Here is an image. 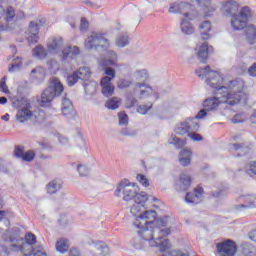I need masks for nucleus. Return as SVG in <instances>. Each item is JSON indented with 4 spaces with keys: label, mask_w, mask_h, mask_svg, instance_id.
<instances>
[{
    "label": "nucleus",
    "mask_w": 256,
    "mask_h": 256,
    "mask_svg": "<svg viewBox=\"0 0 256 256\" xmlns=\"http://www.w3.org/2000/svg\"><path fill=\"white\" fill-rule=\"evenodd\" d=\"M151 95H154L155 99H158L159 95L155 93L153 88L149 86L145 82H136L133 87L132 93L128 94V99H131V97H138L139 99H147V97H151Z\"/></svg>",
    "instance_id": "9b49d317"
},
{
    "label": "nucleus",
    "mask_w": 256,
    "mask_h": 256,
    "mask_svg": "<svg viewBox=\"0 0 256 256\" xmlns=\"http://www.w3.org/2000/svg\"><path fill=\"white\" fill-rule=\"evenodd\" d=\"M115 45L116 47H127L129 45V36L127 34H121L116 38Z\"/></svg>",
    "instance_id": "e433bc0d"
},
{
    "label": "nucleus",
    "mask_w": 256,
    "mask_h": 256,
    "mask_svg": "<svg viewBox=\"0 0 256 256\" xmlns=\"http://www.w3.org/2000/svg\"><path fill=\"white\" fill-rule=\"evenodd\" d=\"M191 187V176L187 174H181L179 183L176 185L177 191H187Z\"/></svg>",
    "instance_id": "5701e85b"
},
{
    "label": "nucleus",
    "mask_w": 256,
    "mask_h": 256,
    "mask_svg": "<svg viewBox=\"0 0 256 256\" xmlns=\"http://www.w3.org/2000/svg\"><path fill=\"white\" fill-rule=\"evenodd\" d=\"M188 137L191 138L192 141H203V136L195 133V131L189 132Z\"/></svg>",
    "instance_id": "5fc2aeb1"
},
{
    "label": "nucleus",
    "mask_w": 256,
    "mask_h": 256,
    "mask_svg": "<svg viewBox=\"0 0 256 256\" xmlns=\"http://www.w3.org/2000/svg\"><path fill=\"white\" fill-rule=\"evenodd\" d=\"M199 30L204 41L209 39V31H211V22L204 21L199 25Z\"/></svg>",
    "instance_id": "c756f323"
},
{
    "label": "nucleus",
    "mask_w": 256,
    "mask_h": 256,
    "mask_svg": "<svg viewBox=\"0 0 256 256\" xmlns=\"http://www.w3.org/2000/svg\"><path fill=\"white\" fill-rule=\"evenodd\" d=\"M245 171L247 175H256V161H251L245 165Z\"/></svg>",
    "instance_id": "ea45409f"
},
{
    "label": "nucleus",
    "mask_w": 256,
    "mask_h": 256,
    "mask_svg": "<svg viewBox=\"0 0 256 256\" xmlns=\"http://www.w3.org/2000/svg\"><path fill=\"white\" fill-rule=\"evenodd\" d=\"M119 125H128L129 124V116L125 112H120L118 114Z\"/></svg>",
    "instance_id": "8fccbe9b"
},
{
    "label": "nucleus",
    "mask_w": 256,
    "mask_h": 256,
    "mask_svg": "<svg viewBox=\"0 0 256 256\" xmlns=\"http://www.w3.org/2000/svg\"><path fill=\"white\" fill-rule=\"evenodd\" d=\"M56 251L58 253H67L69 251V240L60 239L56 242Z\"/></svg>",
    "instance_id": "473e14b6"
},
{
    "label": "nucleus",
    "mask_w": 256,
    "mask_h": 256,
    "mask_svg": "<svg viewBox=\"0 0 256 256\" xmlns=\"http://www.w3.org/2000/svg\"><path fill=\"white\" fill-rule=\"evenodd\" d=\"M47 75V72L45 71V68L42 66H37L30 72V78L32 81H35L36 83H43L45 81V77Z\"/></svg>",
    "instance_id": "412c9836"
},
{
    "label": "nucleus",
    "mask_w": 256,
    "mask_h": 256,
    "mask_svg": "<svg viewBox=\"0 0 256 256\" xmlns=\"http://www.w3.org/2000/svg\"><path fill=\"white\" fill-rule=\"evenodd\" d=\"M46 67L52 75H55L61 69V64H59L57 59L51 58L46 62Z\"/></svg>",
    "instance_id": "cd10ccee"
},
{
    "label": "nucleus",
    "mask_w": 256,
    "mask_h": 256,
    "mask_svg": "<svg viewBox=\"0 0 256 256\" xmlns=\"http://www.w3.org/2000/svg\"><path fill=\"white\" fill-rule=\"evenodd\" d=\"M77 171L80 175V177H87L89 173H91V170L86 165H78Z\"/></svg>",
    "instance_id": "a18cd8bd"
},
{
    "label": "nucleus",
    "mask_w": 256,
    "mask_h": 256,
    "mask_svg": "<svg viewBox=\"0 0 256 256\" xmlns=\"http://www.w3.org/2000/svg\"><path fill=\"white\" fill-rule=\"evenodd\" d=\"M83 87L85 89L86 95H95L97 92V87L98 84L96 81L93 80H87L84 84Z\"/></svg>",
    "instance_id": "c85d7f7f"
},
{
    "label": "nucleus",
    "mask_w": 256,
    "mask_h": 256,
    "mask_svg": "<svg viewBox=\"0 0 256 256\" xmlns=\"http://www.w3.org/2000/svg\"><path fill=\"white\" fill-rule=\"evenodd\" d=\"M215 96L205 99L202 103L203 109H201L196 119H205V117L211 116V113H215L219 107L223 104L226 105H242L247 104V93L240 92V94H214Z\"/></svg>",
    "instance_id": "7ed1b4c3"
},
{
    "label": "nucleus",
    "mask_w": 256,
    "mask_h": 256,
    "mask_svg": "<svg viewBox=\"0 0 256 256\" xmlns=\"http://www.w3.org/2000/svg\"><path fill=\"white\" fill-rule=\"evenodd\" d=\"M69 256H79V250L77 248L71 249Z\"/></svg>",
    "instance_id": "0e129e2a"
},
{
    "label": "nucleus",
    "mask_w": 256,
    "mask_h": 256,
    "mask_svg": "<svg viewBox=\"0 0 256 256\" xmlns=\"http://www.w3.org/2000/svg\"><path fill=\"white\" fill-rule=\"evenodd\" d=\"M14 155L18 159H23L25 152L23 151V148L21 146H17L14 150Z\"/></svg>",
    "instance_id": "864d4df0"
},
{
    "label": "nucleus",
    "mask_w": 256,
    "mask_h": 256,
    "mask_svg": "<svg viewBox=\"0 0 256 256\" xmlns=\"http://www.w3.org/2000/svg\"><path fill=\"white\" fill-rule=\"evenodd\" d=\"M14 17H15V9L13 7L10 6L5 10L3 9L2 6H0V19L2 21L9 23V21H13Z\"/></svg>",
    "instance_id": "b1692460"
},
{
    "label": "nucleus",
    "mask_w": 256,
    "mask_h": 256,
    "mask_svg": "<svg viewBox=\"0 0 256 256\" xmlns=\"http://www.w3.org/2000/svg\"><path fill=\"white\" fill-rule=\"evenodd\" d=\"M25 240L27 245H29L31 248L33 245H35V243H37V237L33 233L26 234Z\"/></svg>",
    "instance_id": "de8ad7c7"
},
{
    "label": "nucleus",
    "mask_w": 256,
    "mask_h": 256,
    "mask_svg": "<svg viewBox=\"0 0 256 256\" xmlns=\"http://www.w3.org/2000/svg\"><path fill=\"white\" fill-rule=\"evenodd\" d=\"M119 105H121V99L117 97H113L105 103V107L112 110L119 109Z\"/></svg>",
    "instance_id": "c9c22d12"
},
{
    "label": "nucleus",
    "mask_w": 256,
    "mask_h": 256,
    "mask_svg": "<svg viewBox=\"0 0 256 256\" xmlns=\"http://www.w3.org/2000/svg\"><path fill=\"white\" fill-rule=\"evenodd\" d=\"M221 11L226 17H233L239 11V3L234 0H228L221 3Z\"/></svg>",
    "instance_id": "dca6fc26"
},
{
    "label": "nucleus",
    "mask_w": 256,
    "mask_h": 256,
    "mask_svg": "<svg viewBox=\"0 0 256 256\" xmlns=\"http://www.w3.org/2000/svg\"><path fill=\"white\" fill-rule=\"evenodd\" d=\"M79 75L77 74V72H74L70 75L67 76V83L69 85V87H73V85H75V83H77V81H79Z\"/></svg>",
    "instance_id": "c03bdc74"
},
{
    "label": "nucleus",
    "mask_w": 256,
    "mask_h": 256,
    "mask_svg": "<svg viewBox=\"0 0 256 256\" xmlns=\"http://www.w3.org/2000/svg\"><path fill=\"white\" fill-rule=\"evenodd\" d=\"M63 187V182L59 179L52 180L47 184L46 189L49 195H55Z\"/></svg>",
    "instance_id": "a878e982"
},
{
    "label": "nucleus",
    "mask_w": 256,
    "mask_h": 256,
    "mask_svg": "<svg viewBox=\"0 0 256 256\" xmlns=\"http://www.w3.org/2000/svg\"><path fill=\"white\" fill-rule=\"evenodd\" d=\"M48 51L45 50V47L43 45H37L34 49H32V55L36 59H40V61H43V59H47Z\"/></svg>",
    "instance_id": "bb28decb"
},
{
    "label": "nucleus",
    "mask_w": 256,
    "mask_h": 256,
    "mask_svg": "<svg viewBox=\"0 0 256 256\" xmlns=\"http://www.w3.org/2000/svg\"><path fill=\"white\" fill-rule=\"evenodd\" d=\"M133 222L138 231L139 241L134 242L135 249H143L145 247H156V251L167 253L169 249V240L163 239L167 235H171V228H162L168 225L169 217L164 216L157 218L155 210L142 209Z\"/></svg>",
    "instance_id": "f257e3e1"
},
{
    "label": "nucleus",
    "mask_w": 256,
    "mask_h": 256,
    "mask_svg": "<svg viewBox=\"0 0 256 256\" xmlns=\"http://www.w3.org/2000/svg\"><path fill=\"white\" fill-rule=\"evenodd\" d=\"M185 201L188 205H197L198 203H201V201H203V188L198 186L194 189V192L187 193Z\"/></svg>",
    "instance_id": "f3484780"
},
{
    "label": "nucleus",
    "mask_w": 256,
    "mask_h": 256,
    "mask_svg": "<svg viewBox=\"0 0 256 256\" xmlns=\"http://www.w3.org/2000/svg\"><path fill=\"white\" fill-rule=\"evenodd\" d=\"M229 149L230 151H243V145L238 143L230 144Z\"/></svg>",
    "instance_id": "4d7b16f0"
},
{
    "label": "nucleus",
    "mask_w": 256,
    "mask_h": 256,
    "mask_svg": "<svg viewBox=\"0 0 256 256\" xmlns=\"http://www.w3.org/2000/svg\"><path fill=\"white\" fill-rule=\"evenodd\" d=\"M197 116L195 118L189 117L176 124L174 128L175 135H189L191 131H199V122H197Z\"/></svg>",
    "instance_id": "9d476101"
},
{
    "label": "nucleus",
    "mask_w": 256,
    "mask_h": 256,
    "mask_svg": "<svg viewBox=\"0 0 256 256\" xmlns=\"http://www.w3.org/2000/svg\"><path fill=\"white\" fill-rule=\"evenodd\" d=\"M40 146L42 147V149H49L50 147V145L46 141L41 142Z\"/></svg>",
    "instance_id": "338daca9"
},
{
    "label": "nucleus",
    "mask_w": 256,
    "mask_h": 256,
    "mask_svg": "<svg viewBox=\"0 0 256 256\" xmlns=\"http://www.w3.org/2000/svg\"><path fill=\"white\" fill-rule=\"evenodd\" d=\"M132 77H133V79H135V81H142V83H145V81H147V79H149V70H147L145 68L136 69L132 73Z\"/></svg>",
    "instance_id": "393cba45"
},
{
    "label": "nucleus",
    "mask_w": 256,
    "mask_h": 256,
    "mask_svg": "<svg viewBox=\"0 0 256 256\" xmlns=\"http://www.w3.org/2000/svg\"><path fill=\"white\" fill-rule=\"evenodd\" d=\"M97 248L102 250V255L105 256L107 253H109V247H107V244L104 242H99L97 244Z\"/></svg>",
    "instance_id": "6e6d98bb"
},
{
    "label": "nucleus",
    "mask_w": 256,
    "mask_h": 256,
    "mask_svg": "<svg viewBox=\"0 0 256 256\" xmlns=\"http://www.w3.org/2000/svg\"><path fill=\"white\" fill-rule=\"evenodd\" d=\"M211 51H213V47L209 46V43H198L195 48V54L198 61H200V63H207V59H209V53H211Z\"/></svg>",
    "instance_id": "4468645a"
},
{
    "label": "nucleus",
    "mask_w": 256,
    "mask_h": 256,
    "mask_svg": "<svg viewBox=\"0 0 256 256\" xmlns=\"http://www.w3.org/2000/svg\"><path fill=\"white\" fill-rule=\"evenodd\" d=\"M33 159H35V152L33 151H27L24 153V156L22 158V161H27L28 163L31 162Z\"/></svg>",
    "instance_id": "3c124183"
},
{
    "label": "nucleus",
    "mask_w": 256,
    "mask_h": 256,
    "mask_svg": "<svg viewBox=\"0 0 256 256\" xmlns=\"http://www.w3.org/2000/svg\"><path fill=\"white\" fill-rule=\"evenodd\" d=\"M251 17V8L244 6L240 9L238 14H234L230 21V25L234 31H243L247 27V22Z\"/></svg>",
    "instance_id": "1a4fd4ad"
},
{
    "label": "nucleus",
    "mask_w": 256,
    "mask_h": 256,
    "mask_svg": "<svg viewBox=\"0 0 256 256\" xmlns=\"http://www.w3.org/2000/svg\"><path fill=\"white\" fill-rule=\"evenodd\" d=\"M0 91L2 93H5V95H9V93H11L9 91V87L7 86V77L4 76L1 81H0Z\"/></svg>",
    "instance_id": "49530a36"
},
{
    "label": "nucleus",
    "mask_w": 256,
    "mask_h": 256,
    "mask_svg": "<svg viewBox=\"0 0 256 256\" xmlns=\"http://www.w3.org/2000/svg\"><path fill=\"white\" fill-rule=\"evenodd\" d=\"M223 195V191L219 190V191H215L212 193L213 197H221Z\"/></svg>",
    "instance_id": "774afa93"
},
{
    "label": "nucleus",
    "mask_w": 256,
    "mask_h": 256,
    "mask_svg": "<svg viewBox=\"0 0 256 256\" xmlns=\"http://www.w3.org/2000/svg\"><path fill=\"white\" fill-rule=\"evenodd\" d=\"M247 121V114L238 113L231 118V123L237 125V123H245Z\"/></svg>",
    "instance_id": "58836bf2"
},
{
    "label": "nucleus",
    "mask_w": 256,
    "mask_h": 256,
    "mask_svg": "<svg viewBox=\"0 0 256 256\" xmlns=\"http://www.w3.org/2000/svg\"><path fill=\"white\" fill-rule=\"evenodd\" d=\"M248 74L250 77H256V63L249 67Z\"/></svg>",
    "instance_id": "13d9d810"
},
{
    "label": "nucleus",
    "mask_w": 256,
    "mask_h": 256,
    "mask_svg": "<svg viewBox=\"0 0 256 256\" xmlns=\"http://www.w3.org/2000/svg\"><path fill=\"white\" fill-rule=\"evenodd\" d=\"M133 85V79L131 78H120L117 82L118 89H129Z\"/></svg>",
    "instance_id": "f704fd0d"
},
{
    "label": "nucleus",
    "mask_w": 256,
    "mask_h": 256,
    "mask_svg": "<svg viewBox=\"0 0 256 256\" xmlns=\"http://www.w3.org/2000/svg\"><path fill=\"white\" fill-rule=\"evenodd\" d=\"M169 145H174L176 149H181V147H185V140L179 139L176 135L172 134L168 139Z\"/></svg>",
    "instance_id": "72a5a7b5"
},
{
    "label": "nucleus",
    "mask_w": 256,
    "mask_h": 256,
    "mask_svg": "<svg viewBox=\"0 0 256 256\" xmlns=\"http://www.w3.org/2000/svg\"><path fill=\"white\" fill-rule=\"evenodd\" d=\"M87 27H89V22L85 18H82L81 24H80L81 31H85V29H87Z\"/></svg>",
    "instance_id": "bf43d9fd"
},
{
    "label": "nucleus",
    "mask_w": 256,
    "mask_h": 256,
    "mask_svg": "<svg viewBox=\"0 0 256 256\" xmlns=\"http://www.w3.org/2000/svg\"><path fill=\"white\" fill-rule=\"evenodd\" d=\"M152 107H153V103L151 102H149L146 105L142 104L138 106L137 113H139L140 115H147V113H149V110H151Z\"/></svg>",
    "instance_id": "37998d69"
},
{
    "label": "nucleus",
    "mask_w": 256,
    "mask_h": 256,
    "mask_svg": "<svg viewBox=\"0 0 256 256\" xmlns=\"http://www.w3.org/2000/svg\"><path fill=\"white\" fill-rule=\"evenodd\" d=\"M63 83L59 78H52L49 87H47L41 95V103L43 106L49 105L55 97H59L63 92Z\"/></svg>",
    "instance_id": "6e6552de"
},
{
    "label": "nucleus",
    "mask_w": 256,
    "mask_h": 256,
    "mask_svg": "<svg viewBox=\"0 0 256 256\" xmlns=\"http://www.w3.org/2000/svg\"><path fill=\"white\" fill-rule=\"evenodd\" d=\"M250 122L253 125H256V110H254L253 113L250 115Z\"/></svg>",
    "instance_id": "680f3d73"
},
{
    "label": "nucleus",
    "mask_w": 256,
    "mask_h": 256,
    "mask_svg": "<svg viewBox=\"0 0 256 256\" xmlns=\"http://www.w3.org/2000/svg\"><path fill=\"white\" fill-rule=\"evenodd\" d=\"M246 39L250 45H253L256 41V27L255 25H249L246 27Z\"/></svg>",
    "instance_id": "7c9ffc66"
},
{
    "label": "nucleus",
    "mask_w": 256,
    "mask_h": 256,
    "mask_svg": "<svg viewBox=\"0 0 256 256\" xmlns=\"http://www.w3.org/2000/svg\"><path fill=\"white\" fill-rule=\"evenodd\" d=\"M249 239H251V241H254L256 243V229L255 230H252L250 233H249Z\"/></svg>",
    "instance_id": "e2e57ef3"
},
{
    "label": "nucleus",
    "mask_w": 256,
    "mask_h": 256,
    "mask_svg": "<svg viewBox=\"0 0 256 256\" xmlns=\"http://www.w3.org/2000/svg\"><path fill=\"white\" fill-rule=\"evenodd\" d=\"M196 75L205 79L206 85L213 89L214 95H241V93H245V91H243L245 87L243 80H227L221 72L211 70L209 66L197 69Z\"/></svg>",
    "instance_id": "f03ea898"
},
{
    "label": "nucleus",
    "mask_w": 256,
    "mask_h": 256,
    "mask_svg": "<svg viewBox=\"0 0 256 256\" xmlns=\"http://www.w3.org/2000/svg\"><path fill=\"white\" fill-rule=\"evenodd\" d=\"M31 251L33 252V256H47V252L43 251V246L39 244L32 246Z\"/></svg>",
    "instance_id": "79ce46f5"
},
{
    "label": "nucleus",
    "mask_w": 256,
    "mask_h": 256,
    "mask_svg": "<svg viewBox=\"0 0 256 256\" xmlns=\"http://www.w3.org/2000/svg\"><path fill=\"white\" fill-rule=\"evenodd\" d=\"M76 74L78 75V78L81 79V81H89V78L91 77V69L89 67H81L76 71Z\"/></svg>",
    "instance_id": "2f4dec72"
},
{
    "label": "nucleus",
    "mask_w": 256,
    "mask_h": 256,
    "mask_svg": "<svg viewBox=\"0 0 256 256\" xmlns=\"http://www.w3.org/2000/svg\"><path fill=\"white\" fill-rule=\"evenodd\" d=\"M84 46L89 51L92 49L95 51H105V55L99 59L101 67H113L117 63V53L113 50H107L109 48V40L103 37V34L93 32L86 38Z\"/></svg>",
    "instance_id": "39448f33"
},
{
    "label": "nucleus",
    "mask_w": 256,
    "mask_h": 256,
    "mask_svg": "<svg viewBox=\"0 0 256 256\" xmlns=\"http://www.w3.org/2000/svg\"><path fill=\"white\" fill-rule=\"evenodd\" d=\"M169 13L183 16L180 21V30L183 35H193L195 33V27H193L191 21L197 17V11H195L193 5L186 2H174L169 7Z\"/></svg>",
    "instance_id": "0eeeda50"
},
{
    "label": "nucleus",
    "mask_w": 256,
    "mask_h": 256,
    "mask_svg": "<svg viewBox=\"0 0 256 256\" xmlns=\"http://www.w3.org/2000/svg\"><path fill=\"white\" fill-rule=\"evenodd\" d=\"M15 117L18 123H27L28 121H33L35 114H33V111L31 110V103H29L27 100H22Z\"/></svg>",
    "instance_id": "f8f14e48"
},
{
    "label": "nucleus",
    "mask_w": 256,
    "mask_h": 256,
    "mask_svg": "<svg viewBox=\"0 0 256 256\" xmlns=\"http://www.w3.org/2000/svg\"><path fill=\"white\" fill-rule=\"evenodd\" d=\"M100 85L102 87V94L104 97H111L115 93V86L111 83V78L103 77Z\"/></svg>",
    "instance_id": "aec40b11"
},
{
    "label": "nucleus",
    "mask_w": 256,
    "mask_h": 256,
    "mask_svg": "<svg viewBox=\"0 0 256 256\" xmlns=\"http://www.w3.org/2000/svg\"><path fill=\"white\" fill-rule=\"evenodd\" d=\"M136 179H137L138 183L140 185H142L143 187H149V179L147 178V176H145L143 174H138L136 176Z\"/></svg>",
    "instance_id": "09e8293b"
},
{
    "label": "nucleus",
    "mask_w": 256,
    "mask_h": 256,
    "mask_svg": "<svg viewBox=\"0 0 256 256\" xmlns=\"http://www.w3.org/2000/svg\"><path fill=\"white\" fill-rule=\"evenodd\" d=\"M238 205L235 206L236 211H243L244 209H254L256 207V199L251 196H240L238 198Z\"/></svg>",
    "instance_id": "2eb2a0df"
},
{
    "label": "nucleus",
    "mask_w": 256,
    "mask_h": 256,
    "mask_svg": "<svg viewBox=\"0 0 256 256\" xmlns=\"http://www.w3.org/2000/svg\"><path fill=\"white\" fill-rule=\"evenodd\" d=\"M243 256H255V247L249 243L242 244Z\"/></svg>",
    "instance_id": "4c0bfd02"
},
{
    "label": "nucleus",
    "mask_w": 256,
    "mask_h": 256,
    "mask_svg": "<svg viewBox=\"0 0 256 256\" xmlns=\"http://www.w3.org/2000/svg\"><path fill=\"white\" fill-rule=\"evenodd\" d=\"M116 197H121L123 201H132L134 199V205L130 209L131 215H137L145 209V203L149 200V195L145 192H139V186L136 183H131L129 180H122L116 190Z\"/></svg>",
    "instance_id": "20e7f679"
},
{
    "label": "nucleus",
    "mask_w": 256,
    "mask_h": 256,
    "mask_svg": "<svg viewBox=\"0 0 256 256\" xmlns=\"http://www.w3.org/2000/svg\"><path fill=\"white\" fill-rule=\"evenodd\" d=\"M122 135H125L126 137H131L133 133L129 132V130L124 129L121 131Z\"/></svg>",
    "instance_id": "69168bd1"
},
{
    "label": "nucleus",
    "mask_w": 256,
    "mask_h": 256,
    "mask_svg": "<svg viewBox=\"0 0 256 256\" xmlns=\"http://www.w3.org/2000/svg\"><path fill=\"white\" fill-rule=\"evenodd\" d=\"M193 157V152L189 148L181 149L178 154V161L182 167H188L191 165V158Z\"/></svg>",
    "instance_id": "6ab92c4d"
},
{
    "label": "nucleus",
    "mask_w": 256,
    "mask_h": 256,
    "mask_svg": "<svg viewBox=\"0 0 256 256\" xmlns=\"http://www.w3.org/2000/svg\"><path fill=\"white\" fill-rule=\"evenodd\" d=\"M219 256H235L237 244L233 240H226L216 245Z\"/></svg>",
    "instance_id": "ddd939ff"
},
{
    "label": "nucleus",
    "mask_w": 256,
    "mask_h": 256,
    "mask_svg": "<svg viewBox=\"0 0 256 256\" xmlns=\"http://www.w3.org/2000/svg\"><path fill=\"white\" fill-rule=\"evenodd\" d=\"M198 4L202 5L203 7H209L211 5V0H196Z\"/></svg>",
    "instance_id": "052dcab7"
},
{
    "label": "nucleus",
    "mask_w": 256,
    "mask_h": 256,
    "mask_svg": "<svg viewBox=\"0 0 256 256\" xmlns=\"http://www.w3.org/2000/svg\"><path fill=\"white\" fill-rule=\"evenodd\" d=\"M26 39L29 44L39 41V25L37 23L30 22L28 31L26 32Z\"/></svg>",
    "instance_id": "a211bd4d"
},
{
    "label": "nucleus",
    "mask_w": 256,
    "mask_h": 256,
    "mask_svg": "<svg viewBox=\"0 0 256 256\" xmlns=\"http://www.w3.org/2000/svg\"><path fill=\"white\" fill-rule=\"evenodd\" d=\"M21 65H23V62L21 61V58L17 57L16 59H14L8 71L10 73H15V71H19V69H21Z\"/></svg>",
    "instance_id": "a19ab883"
},
{
    "label": "nucleus",
    "mask_w": 256,
    "mask_h": 256,
    "mask_svg": "<svg viewBox=\"0 0 256 256\" xmlns=\"http://www.w3.org/2000/svg\"><path fill=\"white\" fill-rule=\"evenodd\" d=\"M61 111L64 117H71L73 115V102L67 97L62 98Z\"/></svg>",
    "instance_id": "4be33fe9"
},
{
    "label": "nucleus",
    "mask_w": 256,
    "mask_h": 256,
    "mask_svg": "<svg viewBox=\"0 0 256 256\" xmlns=\"http://www.w3.org/2000/svg\"><path fill=\"white\" fill-rule=\"evenodd\" d=\"M64 42L61 36H52L48 39L46 47L49 55H59L61 62L67 65H73L79 57V47L77 46H66L63 48Z\"/></svg>",
    "instance_id": "423d86ee"
},
{
    "label": "nucleus",
    "mask_w": 256,
    "mask_h": 256,
    "mask_svg": "<svg viewBox=\"0 0 256 256\" xmlns=\"http://www.w3.org/2000/svg\"><path fill=\"white\" fill-rule=\"evenodd\" d=\"M105 75H107V76H104V77H108V79H110V81H113V79H115V69H113L111 67H106Z\"/></svg>",
    "instance_id": "603ef678"
}]
</instances>
